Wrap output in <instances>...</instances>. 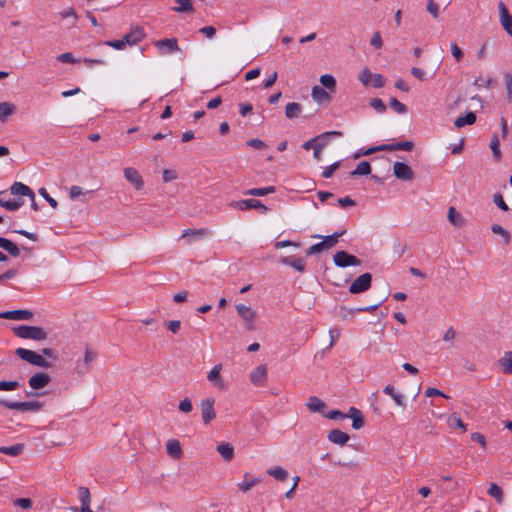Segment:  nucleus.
Wrapping results in <instances>:
<instances>
[{
  "instance_id": "nucleus-51",
  "label": "nucleus",
  "mask_w": 512,
  "mask_h": 512,
  "mask_svg": "<svg viewBox=\"0 0 512 512\" xmlns=\"http://www.w3.org/2000/svg\"><path fill=\"white\" fill-rule=\"evenodd\" d=\"M20 386L21 384L18 381H0V391H13Z\"/></svg>"
},
{
  "instance_id": "nucleus-28",
  "label": "nucleus",
  "mask_w": 512,
  "mask_h": 512,
  "mask_svg": "<svg viewBox=\"0 0 512 512\" xmlns=\"http://www.w3.org/2000/svg\"><path fill=\"white\" fill-rule=\"evenodd\" d=\"M267 474L272 476L274 479L284 482L287 480L289 473L281 466H274L267 470Z\"/></svg>"
},
{
  "instance_id": "nucleus-12",
  "label": "nucleus",
  "mask_w": 512,
  "mask_h": 512,
  "mask_svg": "<svg viewBox=\"0 0 512 512\" xmlns=\"http://www.w3.org/2000/svg\"><path fill=\"white\" fill-rule=\"evenodd\" d=\"M394 175L396 178L404 181H411L414 179V172L407 164L402 162H395L393 166Z\"/></svg>"
},
{
  "instance_id": "nucleus-27",
  "label": "nucleus",
  "mask_w": 512,
  "mask_h": 512,
  "mask_svg": "<svg viewBox=\"0 0 512 512\" xmlns=\"http://www.w3.org/2000/svg\"><path fill=\"white\" fill-rule=\"evenodd\" d=\"M11 194L21 196H33V190L21 182H15L10 188Z\"/></svg>"
},
{
  "instance_id": "nucleus-53",
  "label": "nucleus",
  "mask_w": 512,
  "mask_h": 512,
  "mask_svg": "<svg viewBox=\"0 0 512 512\" xmlns=\"http://www.w3.org/2000/svg\"><path fill=\"white\" fill-rule=\"evenodd\" d=\"M323 251H326V248H325L323 242L321 241L319 243H316V244L310 246L306 250V255L311 256V255L322 253Z\"/></svg>"
},
{
  "instance_id": "nucleus-17",
  "label": "nucleus",
  "mask_w": 512,
  "mask_h": 512,
  "mask_svg": "<svg viewBox=\"0 0 512 512\" xmlns=\"http://www.w3.org/2000/svg\"><path fill=\"white\" fill-rule=\"evenodd\" d=\"M33 317V312L29 310H12L0 313V318L10 320H30Z\"/></svg>"
},
{
  "instance_id": "nucleus-49",
  "label": "nucleus",
  "mask_w": 512,
  "mask_h": 512,
  "mask_svg": "<svg viewBox=\"0 0 512 512\" xmlns=\"http://www.w3.org/2000/svg\"><path fill=\"white\" fill-rule=\"evenodd\" d=\"M259 483H260L259 478H252L251 480H244V481L238 483L237 486H238L239 490H241L242 492H247L252 487L256 486Z\"/></svg>"
},
{
  "instance_id": "nucleus-61",
  "label": "nucleus",
  "mask_w": 512,
  "mask_h": 512,
  "mask_svg": "<svg viewBox=\"0 0 512 512\" xmlns=\"http://www.w3.org/2000/svg\"><path fill=\"white\" fill-rule=\"evenodd\" d=\"M39 194L49 203L52 208H57L58 202L52 198L45 188L39 189Z\"/></svg>"
},
{
  "instance_id": "nucleus-46",
  "label": "nucleus",
  "mask_w": 512,
  "mask_h": 512,
  "mask_svg": "<svg viewBox=\"0 0 512 512\" xmlns=\"http://www.w3.org/2000/svg\"><path fill=\"white\" fill-rule=\"evenodd\" d=\"M447 423L450 428H459L464 431L466 430V425L456 413L449 416Z\"/></svg>"
},
{
  "instance_id": "nucleus-57",
  "label": "nucleus",
  "mask_w": 512,
  "mask_h": 512,
  "mask_svg": "<svg viewBox=\"0 0 512 512\" xmlns=\"http://www.w3.org/2000/svg\"><path fill=\"white\" fill-rule=\"evenodd\" d=\"M493 202L501 210H503V211H508L509 210V208H508L507 204L505 203L501 193L497 192V193H495L493 195Z\"/></svg>"
},
{
  "instance_id": "nucleus-18",
  "label": "nucleus",
  "mask_w": 512,
  "mask_h": 512,
  "mask_svg": "<svg viewBox=\"0 0 512 512\" xmlns=\"http://www.w3.org/2000/svg\"><path fill=\"white\" fill-rule=\"evenodd\" d=\"M78 498L81 502L80 512H93L90 508L91 494L87 487L80 486L78 488Z\"/></svg>"
},
{
  "instance_id": "nucleus-11",
  "label": "nucleus",
  "mask_w": 512,
  "mask_h": 512,
  "mask_svg": "<svg viewBox=\"0 0 512 512\" xmlns=\"http://www.w3.org/2000/svg\"><path fill=\"white\" fill-rule=\"evenodd\" d=\"M125 179L131 183L136 190H141L144 187V181L137 169L133 167L125 168L124 171Z\"/></svg>"
},
{
  "instance_id": "nucleus-7",
  "label": "nucleus",
  "mask_w": 512,
  "mask_h": 512,
  "mask_svg": "<svg viewBox=\"0 0 512 512\" xmlns=\"http://www.w3.org/2000/svg\"><path fill=\"white\" fill-rule=\"evenodd\" d=\"M230 207L244 211L249 209H257L262 214L267 213L268 208L259 200L256 199H246V200H239V201H233L229 204Z\"/></svg>"
},
{
  "instance_id": "nucleus-38",
  "label": "nucleus",
  "mask_w": 512,
  "mask_h": 512,
  "mask_svg": "<svg viewBox=\"0 0 512 512\" xmlns=\"http://www.w3.org/2000/svg\"><path fill=\"white\" fill-rule=\"evenodd\" d=\"M490 149L492 151L495 161H500V159L502 158V152L500 150L499 136L496 133L492 136L490 142Z\"/></svg>"
},
{
  "instance_id": "nucleus-16",
  "label": "nucleus",
  "mask_w": 512,
  "mask_h": 512,
  "mask_svg": "<svg viewBox=\"0 0 512 512\" xmlns=\"http://www.w3.org/2000/svg\"><path fill=\"white\" fill-rule=\"evenodd\" d=\"M145 37V33L142 27L136 26L131 29V31L125 34L122 38L124 39L126 45H135L143 40Z\"/></svg>"
},
{
  "instance_id": "nucleus-33",
  "label": "nucleus",
  "mask_w": 512,
  "mask_h": 512,
  "mask_svg": "<svg viewBox=\"0 0 512 512\" xmlns=\"http://www.w3.org/2000/svg\"><path fill=\"white\" fill-rule=\"evenodd\" d=\"M178 6L173 7L172 10L176 13H192L194 7L192 0H175Z\"/></svg>"
},
{
  "instance_id": "nucleus-63",
  "label": "nucleus",
  "mask_w": 512,
  "mask_h": 512,
  "mask_svg": "<svg viewBox=\"0 0 512 512\" xmlns=\"http://www.w3.org/2000/svg\"><path fill=\"white\" fill-rule=\"evenodd\" d=\"M340 165V162H335L329 166H327L323 172H322V176L326 179L332 177V175L334 174L335 170L339 167Z\"/></svg>"
},
{
  "instance_id": "nucleus-58",
  "label": "nucleus",
  "mask_w": 512,
  "mask_h": 512,
  "mask_svg": "<svg viewBox=\"0 0 512 512\" xmlns=\"http://www.w3.org/2000/svg\"><path fill=\"white\" fill-rule=\"evenodd\" d=\"M178 409L183 413H190L193 409L191 400L188 397L181 400L178 405Z\"/></svg>"
},
{
  "instance_id": "nucleus-26",
  "label": "nucleus",
  "mask_w": 512,
  "mask_h": 512,
  "mask_svg": "<svg viewBox=\"0 0 512 512\" xmlns=\"http://www.w3.org/2000/svg\"><path fill=\"white\" fill-rule=\"evenodd\" d=\"M325 407H326V403L323 400H321L320 398H318L316 396L309 397L308 402H307V408L311 412L322 413Z\"/></svg>"
},
{
  "instance_id": "nucleus-9",
  "label": "nucleus",
  "mask_w": 512,
  "mask_h": 512,
  "mask_svg": "<svg viewBox=\"0 0 512 512\" xmlns=\"http://www.w3.org/2000/svg\"><path fill=\"white\" fill-rule=\"evenodd\" d=\"M334 263L337 267L346 268L349 266H359L361 260L346 251H338L333 256Z\"/></svg>"
},
{
  "instance_id": "nucleus-21",
  "label": "nucleus",
  "mask_w": 512,
  "mask_h": 512,
  "mask_svg": "<svg viewBox=\"0 0 512 512\" xmlns=\"http://www.w3.org/2000/svg\"><path fill=\"white\" fill-rule=\"evenodd\" d=\"M280 262L282 264H285L287 266L294 268L295 270H297L300 273H303L306 268V262L304 261V259L295 258L293 256L282 257L280 259Z\"/></svg>"
},
{
  "instance_id": "nucleus-30",
  "label": "nucleus",
  "mask_w": 512,
  "mask_h": 512,
  "mask_svg": "<svg viewBox=\"0 0 512 512\" xmlns=\"http://www.w3.org/2000/svg\"><path fill=\"white\" fill-rule=\"evenodd\" d=\"M16 112V106L13 103L2 102L0 103V120L5 122L6 119Z\"/></svg>"
},
{
  "instance_id": "nucleus-50",
  "label": "nucleus",
  "mask_w": 512,
  "mask_h": 512,
  "mask_svg": "<svg viewBox=\"0 0 512 512\" xmlns=\"http://www.w3.org/2000/svg\"><path fill=\"white\" fill-rule=\"evenodd\" d=\"M373 74L369 68L365 67L359 75V80L364 86H369L372 82Z\"/></svg>"
},
{
  "instance_id": "nucleus-34",
  "label": "nucleus",
  "mask_w": 512,
  "mask_h": 512,
  "mask_svg": "<svg viewBox=\"0 0 512 512\" xmlns=\"http://www.w3.org/2000/svg\"><path fill=\"white\" fill-rule=\"evenodd\" d=\"M499 365L503 368L505 374L512 373V351L504 353L503 357L498 360Z\"/></svg>"
},
{
  "instance_id": "nucleus-64",
  "label": "nucleus",
  "mask_w": 512,
  "mask_h": 512,
  "mask_svg": "<svg viewBox=\"0 0 512 512\" xmlns=\"http://www.w3.org/2000/svg\"><path fill=\"white\" fill-rule=\"evenodd\" d=\"M199 32L208 39H213L216 35V28L213 26H205L199 29Z\"/></svg>"
},
{
  "instance_id": "nucleus-25",
  "label": "nucleus",
  "mask_w": 512,
  "mask_h": 512,
  "mask_svg": "<svg viewBox=\"0 0 512 512\" xmlns=\"http://www.w3.org/2000/svg\"><path fill=\"white\" fill-rule=\"evenodd\" d=\"M216 450L227 462L231 461L234 457V448L230 443H222L217 446Z\"/></svg>"
},
{
  "instance_id": "nucleus-1",
  "label": "nucleus",
  "mask_w": 512,
  "mask_h": 512,
  "mask_svg": "<svg viewBox=\"0 0 512 512\" xmlns=\"http://www.w3.org/2000/svg\"><path fill=\"white\" fill-rule=\"evenodd\" d=\"M14 334L22 339L43 341L47 339V332L38 326L20 325L13 328Z\"/></svg>"
},
{
  "instance_id": "nucleus-29",
  "label": "nucleus",
  "mask_w": 512,
  "mask_h": 512,
  "mask_svg": "<svg viewBox=\"0 0 512 512\" xmlns=\"http://www.w3.org/2000/svg\"><path fill=\"white\" fill-rule=\"evenodd\" d=\"M414 148V142L404 141L393 144H386V151H411Z\"/></svg>"
},
{
  "instance_id": "nucleus-62",
  "label": "nucleus",
  "mask_w": 512,
  "mask_h": 512,
  "mask_svg": "<svg viewBox=\"0 0 512 512\" xmlns=\"http://www.w3.org/2000/svg\"><path fill=\"white\" fill-rule=\"evenodd\" d=\"M13 504L22 509H30L32 507V501L29 498H18Z\"/></svg>"
},
{
  "instance_id": "nucleus-37",
  "label": "nucleus",
  "mask_w": 512,
  "mask_h": 512,
  "mask_svg": "<svg viewBox=\"0 0 512 512\" xmlns=\"http://www.w3.org/2000/svg\"><path fill=\"white\" fill-rule=\"evenodd\" d=\"M274 192H275L274 186H267V187H263V188H252V189L246 190L244 192V195L262 197V196H266V195L274 193Z\"/></svg>"
},
{
  "instance_id": "nucleus-43",
  "label": "nucleus",
  "mask_w": 512,
  "mask_h": 512,
  "mask_svg": "<svg viewBox=\"0 0 512 512\" xmlns=\"http://www.w3.org/2000/svg\"><path fill=\"white\" fill-rule=\"evenodd\" d=\"M491 230L494 234L503 237L504 243L508 245L511 242V234L499 224H493Z\"/></svg>"
},
{
  "instance_id": "nucleus-15",
  "label": "nucleus",
  "mask_w": 512,
  "mask_h": 512,
  "mask_svg": "<svg viewBox=\"0 0 512 512\" xmlns=\"http://www.w3.org/2000/svg\"><path fill=\"white\" fill-rule=\"evenodd\" d=\"M267 380V367L262 364L257 366L250 374V381L255 386H264Z\"/></svg>"
},
{
  "instance_id": "nucleus-52",
  "label": "nucleus",
  "mask_w": 512,
  "mask_h": 512,
  "mask_svg": "<svg viewBox=\"0 0 512 512\" xmlns=\"http://www.w3.org/2000/svg\"><path fill=\"white\" fill-rule=\"evenodd\" d=\"M390 107L399 114H404L407 112L406 105L398 101L396 98H391Z\"/></svg>"
},
{
  "instance_id": "nucleus-60",
  "label": "nucleus",
  "mask_w": 512,
  "mask_h": 512,
  "mask_svg": "<svg viewBox=\"0 0 512 512\" xmlns=\"http://www.w3.org/2000/svg\"><path fill=\"white\" fill-rule=\"evenodd\" d=\"M104 44L117 50H122L126 46V43L123 38L118 40H108L105 41Z\"/></svg>"
},
{
  "instance_id": "nucleus-41",
  "label": "nucleus",
  "mask_w": 512,
  "mask_h": 512,
  "mask_svg": "<svg viewBox=\"0 0 512 512\" xmlns=\"http://www.w3.org/2000/svg\"><path fill=\"white\" fill-rule=\"evenodd\" d=\"M323 134H328V135H326V137H324L323 139L316 141V144L314 145L316 147H320V149H322V150L328 145V143L332 137H342L343 136V133L341 131H328V132H324Z\"/></svg>"
},
{
  "instance_id": "nucleus-10",
  "label": "nucleus",
  "mask_w": 512,
  "mask_h": 512,
  "mask_svg": "<svg viewBox=\"0 0 512 512\" xmlns=\"http://www.w3.org/2000/svg\"><path fill=\"white\" fill-rule=\"evenodd\" d=\"M154 46L161 55H168L180 50L178 40L176 38H165L154 42Z\"/></svg>"
},
{
  "instance_id": "nucleus-4",
  "label": "nucleus",
  "mask_w": 512,
  "mask_h": 512,
  "mask_svg": "<svg viewBox=\"0 0 512 512\" xmlns=\"http://www.w3.org/2000/svg\"><path fill=\"white\" fill-rule=\"evenodd\" d=\"M0 405L7 409L19 410L22 412H37L42 408V403L38 401L13 402L6 399H0Z\"/></svg>"
},
{
  "instance_id": "nucleus-32",
  "label": "nucleus",
  "mask_w": 512,
  "mask_h": 512,
  "mask_svg": "<svg viewBox=\"0 0 512 512\" xmlns=\"http://www.w3.org/2000/svg\"><path fill=\"white\" fill-rule=\"evenodd\" d=\"M312 97L315 101L322 103L330 100L329 93L321 86H314L312 88Z\"/></svg>"
},
{
  "instance_id": "nucleus-3",
  "label": "nucleus",
  "mask_w": 512,
  "mask_h": 512,
  "mask_svg": "<svg viewBox=\"0 0 512 512\" xmlns=\"http://www.w3.org/2000/svg\"><path fill=\"white\" fill-rule=\"evenodd\" d=\"M15 354L22 360L28 362L31 365L41 367V368H51V362L47 361L41 354L25 349V348H17L15 350Z\"/></svg>"
},
{
  "instance_id": "nucleus-31",
  "label": "nucleus",
  "mask_w": 512,
  "mask_h": 512,
  "mask_svg": "<svg viewBox=\"0 0 512 512\" xmlns=\"http://www.w3.org/2000/svg\"><path fill=\"white\" fill-rule=\"evenodd\" d=\"M383 392L391 396L398 406L405 407L404 396L401 393L396 392L394 386H385Z\"/></svg>"
},
{
  "instance_id": "nucleus-6",
  "label": "nucleus",
  "mask_w": 512,
  "mask_h": 512,
  "mask_svg": "<svg viewBox=\"0 0 512 512\" xmlns=\"http://www.w3.org/2000/svg\"><path fill=\"white\" fill-rule=\"evenodd\" d=\"M372 284V275L368 272L358 276L350 285L349 292L351 294L363 293L370 289Z\"/></svg>"
},
{
  "instance_id": "nucleus-5",
  "label": "nucleus",
  "mask_w": 512,
  "mask_h": 512,
  "mask_svg": "<svg viewBox=\"0 0 512 512\" xmlns=\"http://www.w3.org/2000/svg\"><path fill=\"white\" fill-rule=\"evenodd\" d=\"M235 309L240 316V318L244 321L245 327L248 331H254L256 329L255 319L257 313L251 307L246 306L244 304H236Z\"/></svg>"
},
{
  "instance_id": "nucleus-36",
  "label": "nucleus",
  "mask_w": 512,
  "mask_h": 512,
  "mask_svg": "<svg viewBox=\"0 0 512 512\" xmlns=\"http://www.w3.org/2000/svg\"><path fill=\"white\" fill-rule=\"evenodd\" d=\"M302 106L299 103L291 102L286 105L285 115L288 119L296 118L300 115Z\"/></svg>"
},
{
  "instance_id": "nucleus-59",
  "label": "nucleus",
  "mask_w": 512,
  "mask_h": 512,
  "mask_svg": "<svg viewBox=\"0 0 512 512\" xmlns=\"http://www.w3.org/2000/svg\"><path fill=\"white\" fill-rule=\"evenodd\" d=\"M23 200H9L6 201L5 204H2V207L6 208L9 211H15L19 209L23 205Z\"/></svg>"
},
{
  "instance_id": "nucleus-23",
  "label": "nucleus",
  "mask_w": 512,
  "mask_h": 512,
  "mask_svg": "<svg viewBox=\"0 0 512 512\" xmlns=\"http://www.w3.org/2000/svg\"><path fill=\"white\" fill-rule=\"evenodd\" d=\"M166 451L169 456L175 459H180L183 454L180 442L176 439H170L167 441Z\"/></svg>"
},
{
  "instance_id": "nucleus-56",
  "label": "nucleus",
  "mask_w": 512,
  "mask_h": 512,
  "mask_svg": "<svg viewBox=\"0 0 512 512\" xmlns=\"http://www.w3.org/2000/svg\"><path fill=\"white\" fill-rule=\"evenodd\" d=\"M504 83L507 90V98L509 102H512V74H504Z\"/></svg>"
},
{
  "instance_id": "nucleus-39",
  "label": "nucleus",
  "mask_w": 512,
  "mask_h": 512,
  "mask_svg": "<svg viewBox=\"0 0 512 512\" xmlns=\"http://www.w3.org/2000/svg\"><path fill=\"white\" fill-rule=\"evenodd\" d=\"M210 235H211V231L207 228H201V229H197V230L186 229L182 234V238H186V237H190V236H193L196 238H204V237H209Z\"/></svg>"
},
{
  "instance_id": "nucleus-24",
  "label": "nucleus",
  "mask_w": 512,
  "mask_h": 512,
  "mask_svg": "<svg viewBox=\"0 0 512 512\" xmlns=\"http://www.w3.org/2000/svg\"><path fill=\"white\" fill-rule=\"evenodd\" d=\"M0 248L7 251L12 257H18L21 253V249L16 243L3 237H0Z\"/></svg>"
},
{
  "instance_id": "nucleus-54",
  "label": "nucleus",
  "mask_w": 512,
  "mask_h": 512,
  "mask_svg": "<svg viewBox=\"0 0 512 512\" xmlns=\"http://www.w3.org/2000/svg\"><path fill=\"white\" fill-rule=\"evenodd\" d=\"M60 16L63 19L72 17L73 21L71 23V27H74L76 25L78 16H77L76 11L74 10V8H72V7L67 8L66 10H64V11H62L60 13Z\"/></svg>"
},
{
  "instance_id": "nucleus-55",
  "label": "nucleus",
  "mask_w": 512,
  "mask_h": 512,
  "mask_svg": "<svg viewBox=\"0 0 512 512\" xmlns=\"http://www.w3.org/2000/svg\"><path fill=\"white\" fill-rule=\"evenodd\" d=\"M370 106L375 109L378 113H384L387 109L384 102L379 98H373L370 100Z\"/></svg>"
},
{
  "instance_id": "nucleus-47",
  "label": "nucleus",
  "mask_w": 512,
  "mask_h": 512,
  "mask_svg": "<svg viewBox=\"0 0 512 512\" xmlns=\"http://www.w3.org/2000/svg\"><path fill=\"white\" fill-rule=\"evenodd\" d=\"M313 238H322V242L326 248V250H329L330 248L334 247L338 243V239L336 238V235H328V236H320V235H313Z\"/></svg>"
},
{
  "instance_id": "nucleus-20",
  "label": "nucleus",
  "mask_w": 512,
  "mask_h": 512,
  "mask_svg": "<svg viewBox=\"0 0 512 512\" xmlns=\"http://www.w3.org/2000/svg\"><path fill=\"white\" fill-rule=\"evenodd\" d=\"M347 417L352 419V427L355 430L361 429L365 424L362 412L356 407H350L347 413Z\"/></svg>"
},
{
  "instance_id": "nucleus-22",
  "label": "nucleus",
  "mask_w": 512,
  "mask_h": 512,
  "mask_svg": "<svg viewBox=\"0 0 512 512\" xmlns=\"http://www.w3.org/2000/svg\"><path fill=\"white\" fill-rule=\"evenodd\" d=\"M327 437H328L329 441H331L334 444H338V445H344L350 439V437L347 433H345L339 429L331 430Z\"/></svg>"
},
{
  "instance_id": "nucleus-2",
  "label": "nucleus",
  "mask_w": 512,
  "mask_h": 512,
  "mask_svg": "<svg viewBox=\"0 0 512 512\" xmlns=\"http://www.w3.org/2000/svg\"><path fill=\"white\" fill-rule=\"evenodd\" d=\"M15 354L22 360L28 362L31 365L41 367V368H51V362L47 361L41 354L25 349V348H17L15 350Z\"/></svg>"
},
{
  "instance_id": "nucleus-8",
  "label": "nucleus",
  "mask_w": 512,
  "mask_h": 512,
  "mask_svg": "<svg viewBox=\"0 0 512 512\" xmlns=\"http://www.w3.org/2000/svg\"><path fill=\"white\" fill-rule=\"evenodd\" d=\"M215 398L207 397L201 400V416L203 422L207 425L210 424L216 418V411L214 409Z\"/></svg>"
},
{
  "instance_id": "nucleus-48",
  "label": "nucleus",
  "mask_w": 512,
  "mask_h": 512,
  "mask_svg": "<svg viewBox=\"0 0 512 512\" xmlns=\"http://www.w3.org/2000/svg\"><path fill=\"white\" fill-rule=\"evenodd\" d=\"M320 83L327 89L334 91L336 87V80L330 74H324L320 77Z\"/></svg>"
},
{
  "instance_id": "nucleus-14",
  "label": "nucleus",
  "mask_w": 512,
  "mask_h": 512,
  "mask_svg": "<svg viewBox=\"0 0 512 512\" xmlns=\"http://www.w3.org/2000/svg\"><path fill=\"white\" fill-rule=\"evenodd\" d=\"M51 381V377L44 372H38L30 377L28 383L33 390H40L47 386Z\"/></svg>"
},
{
  "instance_id": "nucleus-44",
  "label": "nucleus",
  "mask_w": 512,
  "mask_h": 512,
  "mask_svg": "<svg viewBox=\"0 0 512 512\" xmlns=\"http://www.w3.org/2000/svg\"><path fill=\"white\" fill-rule=\"evenodd\" d=\"M448 220L453 224L454 226H462L463 225V219L460 213L457 212V210L454 207H450L448 210Z\"/></svg>"
},
{
  "instance_id": "nucleus-35",
  "label": "nucleus",
  "mask_w": 512,
  "mask_h": 512,
  "mask_svg": "<svg viewBox=\"0 0 512 512\" xmlns=\"http://www.w3.org/2000/svg\"><path fill=\"white\" fill-rule=\"evenodd\" d=\"M476 122V115L473 112H468L465 116L458 117L454 125L458 128L464 127L466 125H472Z\"/></svg>"
},
{
  "instance_id": "nucleus-45",
  "label": "nucleus",
  "mask_w": 512,
  "mask_h": 512,
  "mask_svg": "<svg viewBox=\"0 0 512 512\" xmlns=\"http://www.w3.org/2000/svg\"><path fill=\"white\" fill-rule=\"evenodd\" d=\"M370 172H371V166H370L369 162H367V161H362V162H360V163L357 165L356 169H355V170H353V171L350 173V175H351V176H357V175H368V174H370Z\"/></svg>"
},
{
  "instance_id": "nucleus-40",
  "label": "nucleus",
  "mask_w": 512,
  "mask_h": 512,
  "mask_svg": "<svg viewBox=\"0 0 512 512\" xmlns=\"http://www.w3.org/2000/svg\"><path fill=\"white\" fill-rule=\"evenodd\" d=\"M24 450V445L21 443L12 445V446H3L0 447V453L10 455V456H18Z\"/></svg>"
},
{
  "instance_id": "nucleus-19",
  "label": "nucleus",
  "mask_w": 512,
  "mask_h": 512,
  "mask_svg": "<svg viewBox=\"0 0 512 512\" xmlns=\"http://www.w3.org/2000/svg\"><path fill=\"white\" fill-rule=\"evenodd\" d=\"M222 370V365H215L211 371L207 375L208 381L212 382L215 387L218 389H225V383L222 377L220 376V372Z\"/></svg>"
},
{
  "instance_id": "nucleus-13",
  "label": "nucleus",
  "mask_w": 512,
  "mask_h": 512,
  "mask_svg": "<svg viewBox=\"0 0 512 512\" xmlns=\"http://www.w3.org/2000/svg\"><path fill=\"white\" fill-rule=\"evenodd\" d=\"M498 9L500 14V23L503 29L508 35L512 36V16L510 15L508 8L503 2H499Z\"/></svg>"
},
{
  "instance_id": "nucleus-42",
  "label": "nucleus",
  "mask_w": 512,
  "mask_h": 512,
  "mask_svg": "<svg viewBox=\"0 0 512 512\" xmlns=\"http://www.w3.org/2000/svg\"><path fill=\"white\" fill-rule=\"evenodd\" d=\"M488 494L493 497L499 504L504 501V494L500 486L495 483H491L488 489Z\"/></svg>"
}]
</instances>
